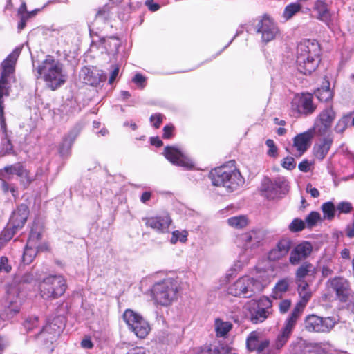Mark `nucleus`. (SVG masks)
Returning a JSON list of instances; mask_svg holds the SVG:
<instances>
[{
    "label": "nucleus",
    "instance_id": "obj_1",
    "mask_svg": "<svg viewBox=\"0 0 354 354\" xmlns=\"http://www.w3.org/2000/svg\"><path fill=\"white\" fill-rule=\"evenodd\" d=\"M320 47L316 41H301L297 47V68L304 75L310 74L319 63Z\"/></svg>",
    "mask_w": 354,
    "mask_h": 354
},
{
    "label": "nucleus",
    "instance_id": "obj_2",
    "mask_svg": "<svg viewBox=\"0 0 354 354\" xmlns=\"http://www.w3.org/2000/svg\"><path fill=\"white\" fill-rule=\"evenodd\" d=\"M37 72L52 90H55L61 86L66 80L62 64L52 57H48L42 62L38 67Z\"/></svg>",
    "mask_w": 354,
    "mask_h": 354
},
{
    "label": "nucleus",
    "instance_id": "obj_3",
    "mask_svg": "<svg viewBox=\"0 0 354 354\" xmlns=\"http://www.w3.org/2000/svg\"><path fill=\"white\" fill-rule=\"evenodd\" d=\"M209 178L214 186H222L228 192L237 190L245 183L239 170L230 169L225 166L212 170L209 174Z\"/></svg>",
    "mask_w": 354,
    "mask_h": 354
},
{
    "label": "nucleus",
    "instance_id": "obj_4",
    "mask_svg": "<svg viewBox=\"0 0 354 354\" xmlns=\"http://www.w3.org/2000/svg\"><path fill=\"white\" fill-rule=\"evenodd\" d=\"M178 290V284L175 279H165L152 286L151 297L157 304L168 306L177 299Z\"/></svg>",
    "mask_w": 354,
    "mask_h": 354
},
{
    "label": "nucleus",
    "instance_id": "obj_5",
    "mask_svg": "<svg viewBox=\"0 0 354 354\" xmlns=\"http://www.w3.org/2000/svg\"><path fill=\"white\" fill-rule=\"evenodd\" d=\"M328 293L334 292L336 299L346 304L347 308L354 314V292L351 290L350 283L341 277L330 279L326 283Z\"/></svg>",
    "mask_w": 354,
    "mask_h": 354
},
{
    "label": "nucleus",
    "instance_id": "obj_6",
    "mask_svg": "<svg viewBox=\"0 0 354 354\" xmlns=\"http://www.w3.org/2000/svg\"><path fill=\"white\" fill-rule=\"evenodd\" d=\"M264 288L262 282L253 277L244 276L238 279L228 288V293L239 297L250 298Z\"/></svg>",
    "mask_w": 354,
    "mask_h": 354
},
{
    "label": "nucleus",
    "instance_id": "obj_7",
    "mask_svg": "<svg viewBox=\"0 0 354 354\" xmlns=\"http://www.w3.org/2000/svg\"><path fill=\"white\" fill-rule=\"evenodd\" d=\"M20 50L15 49L8 57L1 64L2 72L0 78V119L3 127L5 125V118L3 115V100L4 96L9 95V87L8 83V77L14 72L15 65Z\"/></svg>",
    "mask_w": 354,
    "mask_h": 354
},
{
    "label": "nucleus",
    "instance_id": "obj_8",
    "mask_svg": "<svg viewBox=\"0 0 354 354\" xmlns=\"http://www.w3.org/2000/svg\"><path fill=\"white\" fill-rule=\"evenodd\" d=\"M66 279L62 275H49L39 284L41 295L44 299L57 298L66 290Z\"/></svg>",
    "mask_w": 354,
    "mask_h": 354
},
{
    "label": "nucleus",
    "instance_id": "obj_9",
    "mask_svg": "<svg viewBox=\"0 0 354 354\" xmlns=\"http://www.w3.org/2000/svg\"><path fill=\"white\" fill-rule=\"evenodd\" d=\"M123 319L129 328L138 338H145L151 330L148 322L132 310H126L123 314Z\"/></svg>",
    "mask_w": 354,
    "mask_h": 354
},
{
    "label": "nucleus",
    "instance_id": "obj_10",
    "mask_svg": "<svg viewBox=\"0 0 354 354\" xmlns=\"http://www.w3.org/2000/svg\"><path fill=\"white\" fill-rule=\"evenodd\" d=\"M21 305L19 290L11 287L7 291V297L4 301L3 308L0 310V317L3 320L12 319L19 313Z\"/></svg>",
    "mask_w": 354,
    "mask_h": 354
},
{
    "label": "nucleus",
    "instance_id": "obj_11",
    "mask_svg": "<svg viewBox=\"0 0 354 354\" xmlns=\"http://www.w3.org/2000/svg\"><path fill=\"white\" fill-rule=\"evenodd\" d=\"M305 328L309 332L328 333L337 324L335 317H321L315 315L306 317L305 319Z\"/></svg>",
    "mask_w": 354,
    "mask_h": 354
},
{
    "label": "nucleus",
    "instance_id": "obj_12",
    "mask_svg": "<svg viewBox=\"0 0 354 354\" xmlns=\"http://www.w3.org/2000/svg\"><path fill=\"white\" fill-rule=\"evenodd\" d=\"M313 95L308 93L295 95L291 102L290 109L293 113L309 115L316 110Z\"/></svg>",
    "mask_w": 354,
    "mask_h": 354
},
{
    "label": "nucleus",
    "instance_id": "obj_13",
    "mask_svg": "<svg viewBox=\"0 0 354 354\" xmlns=\"http://www.w3.org/2000/svg\"><path fill=\"white\" fill-rule=\"evenodd\" d=\"M257 32L261 35V41L268 43L279 34V29L273 19L264 15L256 25Z\"/></svg>",
    "mask_w": 354,
    "mask_h": 354
},
{
    "label": "nucleus",
    "instance_id": "obj_14",
    "mask_svg": "<svg viewBox=\"0 0 354 354\" xmlns=\"http://www.w3.org/2000/svg\"><path fill=\"white\" fill-rule=\"evenodd\" d=\"M336 117V113L332 106L322 110L317 116L313 129L319 136L326 134L330 129Z\"/></svg>",
    "mask_w": 354,
    "mask_h": 354
},
{
    "label": "nucleus",
    "instance_id": "obj_15",
    "mask_svg": "<svg viewBox=\"0 0 354 354\" xmlns=\"http://www.w3.org/2000/svg\"><path fill=\"white\" fill-rule=\"evenodd\" d=\"M272 302L268 298L260 299L259 303H252L250 307V318L253 324L264 322L272 313Z\"/></svg>",
    "mask_w": 354,
    "mask_h": 354
},
{
    "label": "nucleus",
    "instance_id": "obj_16",
    "mask_svg": "<svg viewBox=\"0 0 354 354\" xmlns=\"http://www.w3.org/2000/svg\"><path fill=\"white\" fill-rule=\"evenodd\" d=\"M264 232L261 230H252L242 233L237 239L238 244L245 251L259 248L264 239Z\"/></svg>",
    "mask_w": 354,
    "mask_h": 354
},
{
    "label": "nucleus",
    "instance_id": "obj_17",
    "mask_svg": "<svg viewBox=\"0 0 354 354\" xmlns=\"http://www.w3.org/2000/svg\"><path fill=\"white\" fill-rule=\"evenodd\" d=\"M286 186V180L283 178H277L273 180L265 178L262 183L261 191L267 198L273 199L278 197Z\"/></svg>",
    "mask_w": 354,
    "mask_h": 354
},
{
    "label": "nucleus",
    "instance_id": "obj_18",
    "mask_svg": "<svg viewBox=\"0 0 354 354\" xmlns=\"http://www.w3.org/2000/svg\"><path fill=\"white\" fill-rule=\"evenodd\" d=\"M164 154L165 158L174 165L186 168L193 167L192 161L180 150L174 147H166Z\"/></svg>",
    "mask_w": 354,
    "mask_h": 354
},
{
    "label": "nucleus",
    "instance_id": "obj_19",
    "mask_svg": "<svg viewBox=\"0 0 354 354\" xmlns=\"http://www.w3.org/2000/svg\"><path fill=\"white\" fill-rule=\"evenodd\" d=\"M80 78L86 84L96 86L106 80L105 74L100 70L84 67L80 71Z\"/></svg>",
    "mask_w": 354,
    "mask_h": 354
},
{
    "label": "nucleus",
    "instance_id": "obj_20",
    "mask_svg": "<svg viewBox=\"0 0 354 354\" xmlns=\"http://www.w3.org/2000/svg\"><path fill=\"white\" fill-rule=\"evenodd\" d=\"M312 251V244L308 241H303L291 251L289 261L292 265H297L301 261L309 257Z\"/></svg>",
    "mask_w": 354,
    "mask_h": 354
},
{
    "label": "nucleus",
    "instance_id": "obj_21",
    "mask_svg": "<svg viewBox=\"0 0 354 354\" xmlns=\"http://www.w3.org/2000/svg\"><path fill=\"white\" fill-rule=\"evenodd\" d=\"M144 220L147 227L161 233L167 232L171 223V219L168 214L145 218Z\"/></svg>",
    "mask_w": 354,
    "mask_h": 354
},
{
    "label": "nucleus",
    "instance_id": "obj_22",
    "mask_svg": "<svg viewBox=\"0 0 354 354\" xmlns=\"http://www.w3.org/2000/svg\"><path fill=\"white\" fill-rule=\"evenodd\" d=\"M316 133L313 129L296 136L293 140V147L302 155L310 146L314 134Z\"/></svg>",
    "mask_w": 354,
    "mask_h": 354
},
{
    "label": "nucleus",
    "instance_id": "obj_23",
    "mask_svg": "<svg viewBox=\"0 0 354 354\" xmlns=\"http://www.w3.org/2000/svg\"><path fill=\"white\" fill-rule=\"evenodd\" d=\"M261 333L257 331L251 332L246 339V347L250 351H257L260 353L269 346V341L262 340Z\"/></svg>",
    "mask_w": 354,
    "mask_h": 354
},
{
    "label": "nucleus",
    "instance_id": "obj_24",
    "mask_svg": "<svg viewBox=\"0 0 354 354\" xmlns=\"http://www.w3.org/2000/svg\"><path fill=\"white\" fill-rule=\"evenodd\" d=\"M292 241L289 239H282L276 245V247L268 253L270 261H277L285 257L290 250Z\"/></svg>",
    "mask_w": 354,
    "mask_h": 354
},
{
    "label": "nucleus",
    "instance_id": "obj_25",
    "mask_svg": "<svg viewBox=\"0 0 354 354\" xmlns=\"http://www.w3.org/2000/svg\"><path fill=\"white\" fill-rule=\"evenodd\" d=\"M28 216V208L26 205L21 204L17 210L14 212L10 223L15 230L21 228L27 221Z\"/></svg>",
    "mask_w": 354,
    "mask_h": 354
},
{
    "label": "nucleus",
    "instance_id": "obj_26",
    "mask_svg": "<svg viewBox=\"0 0 354 354\" xmlns=\"http://www.w3.org/2000/svg\"><path fill=\"white\" fill-rule=\"evenodd\" d=\"M314 9L317 13V19L324 22L330 28L331 15L328 5L322 0H317L315 2Z\"/></svg>",
    "mask_w": 354,
    "mask_h": 354
},
{
    "label": "nucleus",
    "instance_id": "obj_27",
    "mask_svg": "<svg viewBox=\"0 0 354 354\" xmlns=\"http://www.w3.org/2000/svg\"><path fill=\"white\" fill-rule=\"evenodd\" d=\"M80 131L81 127L80 126H76L64 138L63 143L59 148V153L62 156L68 155L73 142L78 136Z\"/></svg>",
    "mask_w": 354,
    "mask_h": 354
},
{
    "label": "nucleus",
    "instance_id": "obj_28",
    "mask_svg": "<svg viewBox=\"0 0 354 354\" xmlns=\"http://www.w3.org/2000/svg\"><path fill=\"white\" fill-rule=\"evenodd\" d=\"M332 142L333 140L331 138H326L323 139L320 143L317 144L314 147V153L316 158L319 160L324 159L328 153L331 147Z\"/></svg>",
    "mask_w": 354,
    "mask_h": 354
},
{
    "label": "nucleus",
    "instance_id": "obj_29",
    "mask_svg": "<svg viewBox=\"0 0 354 354\" xmlns=\"http://www.w3.org/2000/svg\"><path fill=\"white\" fill-rule=\"evenodd\" d=\"M232 324L230 322H225L220 318L214 321V330L218 337H225L232 328Z\"/></svg>",
    "mask_w": 354,
    "mask_h": 354
},
{
    "label": "nucleus",
    "instance_id": "obj_30",
    "mask_svg": "<svg viewBox=\"0 0 354 354\" xmlns=\"http://www.w3.org/2000/svg\"><path fill=\"white\" fill-rule=\"evenodd\" d=\"M23 167L24 165L20 162L6 166L2 169H0V179L6 178L8 180H11L12 175L19 176L20 174Z\"/></svg>",
    "mask_w": 354,
    "mask_h": 354
},
{
    "label": "nucleus",
    "instance_id": "obj_31",
    "mask_svg": "<svg viewBox=\"0 0 354 354\" xmlns=\"http://www.w3.org/2000/svg\"><path fill=\"white\" fill-rule=\"evenodd\" d=\"M301 313V310L294 308L290 315L286 319L282 330L291 334Z\"/></svg>",
    "mask_w": 354,
    "mask_h": 354
},
{
    "label": "nucleus",
    "instance_id": "obj_32",
    "mask_svg": "<svg viewBox=\"0 0 354 354\" xmlns=\"http://www.w3.org/2000/svg\"><path fill=\"white\" fill-rule=\"evenodd\" d=\"M289 280L288 279H283L279 280L272 289V295L274 299H281L284 293H286L289 288Z\"/></svg>",
    "mask_w": 354,
    "mask_h": 354
},
{
    "label": "nucleus",
    "instance_id": "obj_33",
    "mask_svg": "<svg viewBox=\"0 0 354 354\" xmlns=\"http://www.w3.org/2000/svg\"><path fill=\"white\" fill-rule=\"evenodd\" d=\"M329 82H326V85L317 88L315 91V94L321 102H327L333 97V93L330 89Z\"/></svg>",
    "mask_w": 354,
    "mask_h": 354
},
{
    "label": "nucleus",
    "instance_id": "obj_34",
    "mask_svg": "<svg viewBox=\"0 0 354 354\" xmlns=\"http://www.w3.org/2000/svg\"><path fill=\"white\" fill-rule=\"evenodd\" d=\"M227 223L232 227L242 229L248 225V221L245 216L241 215L228 218Z\"/></svg>",
    "mask_w": 354,
    "mask_h": 354
},
{
    "label": "nucleus",
    "instance_id": "obj_35",
    "mask_svg": "<svg viewBox=\"0 0 354 354\" xmlns=\"http://www.w3.org/2000/svg\"><path fill=\"white\" fill-rule=\"evenodd\" d=\"M37 247L31 246L26 244L22 257L23 262L25 264H30L35 258L37 254Z\"/></svg>",
    "mask_w": 354,
    "mask_h": 354
},
{
    "label": "nucleus",
    "instance_id": "obj_36",
    "mask_svg": "<svg viewBox=\"0 0 354 354\" xmlns=\"http://www.w3.org/2000/svg\"><path fill=\"white\" fill-rule=\"evenodd\" d=\"M298 292H299V295L300 297V300L297 302V304H296L295 308L303 311L306 304L310 299V297L312 296V293L310 290H299V291H298Z\"/></svg>",
    "mask_w": 354,
    "mask_h": 354
},
{
    "label": "nucleus",
    "instance_id": "obj_37",
    "mask_svg": "<svg viewBox=\"0 0 354 354\" xmlns=\"http://www.w3.org/2000/svg\"><path fill=\"white\" fill-rule=\"evenodd\" d=\"M18 176L20 178V183L24 189H26L35 180V177L24 167Z\"/></svg>",
    "mask_w": 354,
    "mask_h": 354
},
{
    "label": "nucleus",
    "instance_id": "obj_38",
    "mask_svg": "<svg viewBox=\"0 0 354 354\" xmlns=\"http://www.w3.org/2000/svg\"><path fill=\"white\" fill-rule=\"evenodd\" d=\"M301 6L298 3H292L286 6L283 11V17L286 19H290L296 13L300 11Z\"/></svg>",
    "mask_w": 354,
    "mask_h": 354
},
{
    "label": "nucleus",
    "instance_id": "obj_39",
    "mask_svg": "<svg viewBox=\"0 0 354 354\" xmlns=\"http://www.w3.org/2000/svg\"><path fill=\"white\" fill-rule=\"evenodd\" d=\"M57 320H53V322L50 324L45 326L43 329L40 331V335L42 337H45V335L46 333L52 334L51 330H53V337H50L51 342H53V339L61 331V327L58 326L57 330L55 328V326H56Z\"/></svg>",
    "mask_w": 354,
    "mask_h": 354
},
{
    "label": "nucleus",
    "instance_id": "obj_40",
    "mask_svg": "<svg viewBox=\"0 0 354 354\" xmlns=\"http://www.w3.org/2000/svg\"><path fill=\"white\" fill-rule=\"evenodd\" d=\"M313 266L310 263H304L299 266L296 272L297 280H303L307 275L312 272Z\"/></svg>",
    "mask_w": 354,
    "mask_h": 354
},
{
    "label": "nucleus",
    "instance_id": "obj_41",
    "mask_svg": "<svg viewBox=\"0 0 354 354\" xmlns=\"http://www.w3.org/2000/svg\"><path fill=\"white\" fill-rule=\"evenodd\" d=\"M322 209L324 218L332 220L334 218L335 208L332 202H326L322 204Z\"/></svg>",
    "mask_w": 354,
    "mask_h": 354
},
{
    "label": "nucleus",
    "instance_id": "obj_42",
    "mask_svg": "<svg viewBox=\"0 0 354 354\" xmlns=\"http://www.w3.org/2000/svg\"><path fill=\"white\" fill-rule=\"evenodd\" d=\"M349 122L350 117L348 115L342 117L335 126V131L337 133H342L347 128Z\"/></svg>",
    "mask_w": 354,
    "mask_h": 354
},
{
    "label": "nucleus",
    "instance_id": "obj_43",
    "mask_svg": "<svg viewBox=\"0 0 354 354\" xmlns=\"http://www.w3.org/2000/svg\"><path fill=\"white\" fill-rule=\"evenodd\" d=\"M41 238V233L32 228L26 244L38 248V244L39 243Z\"/></svg>",
    "mask_w": 354,
    "mask_h": 354
},
{
    "label": "nucleus",
    "instance_id": "obj_44",
    "mask_svg": "<svg viewBox=\"0 0 354 354\" xmlns=\"http://www.w3.org/2000/svg\"><path fill=\"white\" fill-rule=\"evenodd\" d=\"M231 350L227 345L219 344L214 346L212 348H208L207 351L209 354H227Z\"/></svg>",
    "mask_w": 354,
    "mask_h": 354
},
{
    "label": "nucleus",
    "instance_id": "obj_45",
    "mask_svg": "<svg viewBox=\"0 0 354 354\" xmlns=\"http://www.w3.org/2000/svg\"><path fill=\"white\" fill-rule=\"evenodd\" d=\"M24 326L28 332L34 330L38 326V317L36 316L27 317L24 322Z\"/></svg>",
    "mask_w": 354,
    "mask_h": 354
},
{
    "label": "nucleus",
    "instance_id": "obj_46",
    "mask_svg": "<svg viewBox=\"0 0 354 354\" xmlns=\"http://www.w3.org/2000/svg\"><path fill=\"white\" fill-rule=\"evenodd\" d=\"M290 333L286 332L284 330H281V333L278 335L276 342L275 347L277 349L281 348L288 340Z\"/></svg>",
    "mask_w": 354,
    "mask_h": 354
},
{
    "label": "nucleus",
    "instance_id": "obj_47",
    "mask_svg": "<svg viewBox=\"0 0 354 354\" xmlns=\"http://www.w3.org/2000/svg\"><path fill=\"white\" fill-rule=\"evenodd\" d=\"M321 220L320 214L317 212H310L306 218V222L308 227H312Z\"/></svg>",
    "mask_w": 354,
    "mask_h": 354
},
{
    "label": "nucleus",
    "instance_id": "obj_48",
    "mask_svg": "<svg viewBox=\"0 0 354 354\" xmlns=\"http://www.w3.org/2000/svg\"><path fill=\"white\" fill-rule=\"evenodd\" d=\"M288 227L292 232H299L304 229L305 223L299 218H295L289 225Z\"/></svg>",
    "mask_w": 354,
    "mask_h": 354
},
{
    "label": "nucleus",
    "instance_id": "obj_49",
    "mask_svg": "<svg viewBox=\"0 0 354 354\" xmlns=\"http://www.w3.org/2000/svg\"><path fill=\"white\" fill-rule=\"evenodd\" d=\"M266 146L269 148L267 154L270 157L276 158L278 156V149L272 139H268L266 142Z\"/></svg>",
    "mask_w": 354,
    "mask_h": 354
},
{
    "label": "nucleus",
    "instance_id": "obj_50",
    "mask_svg": "<svg viewBox=\"0 0 354 354\" xmlns=\"http://www.w3.org/2000/svg\"><path fill=\"white\" fill-rule=\"evenodd\" d=\"M178 241H180L182 243H185L187 241V232H180L178 230L174 231L170 241L171 243L174 244Z\"/></svg>",
    "mask_w": 354,
    "mask_h": 354
},
{
    "label": "nucleus",
    "instance_id": "obj_51",
    "mask_svg": "<svg viewBox=\"0 0 354 354\" xmlns=\"http://www.w3.org/2000/svg\"><path fill=\"white\" fill-rule=\"evenodd\" d=\"M281 166L288 170H292L296 167V162L292 157H286L283 159Z\"/></svg>",
    "mask_w": 354,
    "mask_h": 354
},
{
    "label": "nucleus",
    "instance_id": "obj_52",
    "mask_svg": "<svg viewBox=\"0 0 354 354\" xmlns=\"http://www.w3.org/2000/svg\"><path fill=\"white\" fill-rule=\"evenodd\" d=\"M352 209V205L348 202H341L337 205V210L339 213L348 214Z\"/></svg>",
    "mask_w": 354,
    "mask_h": 354
},
{
    "label": "nucleus",
    "instance_id": "obj_53",
    "mask_svg": "<svg viewBox=\"0 0 354 354\" xmlns=\"http://www.w3.org/2000/svg\"><path fill=\"white\" fill-rule=\"evenodd\" d=\"M162 118L163 116L160 113L152 115L150 117V121L153 123V125L156 129L160 127L161 123L162 122Z\"/></svg>",
    "mask_w": 354,
    "mask_h": 354
},
{
    "label": "nucleus",
    "instance_id": "obj_54",
    "mask_svg": "<svg viewBox=\"0 0 354 354\" xmlns=\"http://www.w3.org/2000/svg\"><path fill=\"white\" fill-rule=\"evenodd\" d=\"M11 270V266L8 264V258L6 257H1L0 259V272H4L6 273L9 272Z\"/></svg>",
    "mask_w": 354,
    "mask_h": 354
},
{
    "label": "nucleus",
    "instance_id": "obj_55",
    "mask_svg": "<svg viewBox=\"0 0 354 354\" xmlns=\"http://www.w3.org/2000/svg\"><path fill=\"white\" fill-rule=\"evenodd\" d=\"M146 81L145 77L140 73H137L133 78V82L137 84L141 88H143L145 86V83Z\"/></svg>",
    "mask_w": 354,
    "mask_h": 354
},
{
    "label": "nucleus",
    "instance_id": "obj_56",
    "mask_svg": "<svg viewBox=\"0 0 354 354\" xmlns=\"http://www.w3.org/2000/svg\"><path fill=\"white\" fill-rule=\"evenodd\" d=\"M291 306V301L289 299H284L280 301L279 304V310L281 313H286Z\"/></svg>",
    "mask_w": 354,
    "mask_h": 354
},
{
    "label": "nucleus",
    "instance_id": "obj_57",
    "mask_svg": "<svg viewBox=\"0 0 354 354\" xmlns=\"http://www.w3.org/2000/svg\"><path fill=\"white\" fill-rule=\"evenodd\" d=\"M127 354H150V352L145 347L138 346L131 349Z\"/></svg>",
    "mask_w": 354,
    "mask_h": 354
},
{
    "label": "nucleus",
    "instance_id": "obj_58",
    "mask_svg": "<svg viewBox=\"0 0 354 354\" xmlns=\"http://www.w3.org/2000/svg\"><path fill=\"white\" fill-rule=\"evenodd\" d=\"M174 130V126L172 125H166L163 128V138L169 139L172 136V132Z\"/></svg>",
    "mask_w": 354,
    "mask_h": 354
},
{
    "label": "nucleus",
    "instance_id": "obj_59",
    "mask_svg": "<svg viewBox=\"0 0 354 354\" xmlns=\"http://www.w3.org/2000/svg\"><path fill=\"white\" fill-rule=\"evenodd\" d=\"M306 192L309 193L313 198H317L319 196V190L315 187H313L310 183L306 186Z\"/></svg>",
    "mask_w": 354,
    "mask_h": 354
},
{
    "label": "nucleus",
    "instance_id": "obj_60",
    "mask_svg": "<svg viewBox=\"0 0 354 354\" xmlns=\"http://www.w3.org/2000/svg\"><path fill=\"white\" fill-rule=\"evenodd\" d=\"M145 4L152 12L157 11L160 8V6L158 3H154L153 0H147Z\"/></svg>",
    "mask_w": 354,
    "mask_h": 354
},
{
    "label": "nucleus",
    "instance_id": "obj_61",
    "mask_svg": "<svg viewBox=\"0 0 354 354\" xmlns=\"http://www.w3.org/2000/svg\"><path fill=\"white\" fill-rule=\"evenodd\" d=\"M35 279V277L31 273H26L21 277V281L25 283H30Z\"/></svg>",
    "mask_w": 354,
    "mask_h": 354
},
{
    "label": "nucleus",
    "instance_id": "obj_62",
    "mask_svg": "<svg viewBox=\"0 0 354 354\" xmlns=\"http://www.w3.org/2000/svg\"><path fill=\"white\" fill-rule=\"evenodd\" d=\"M118 73H119V66H113V71H111V75H110V77L109 80V84H111L115 81L117 76L118 75Z\"/></svg>",
    "mask_w": 354,
    "mask_h": 354
},
{
    "label": "nucleus",
    "instance_id": "obj_63",
    "mask_svg": "<svg viewBox=\"0 0 354 354\" xmlns=\"http://www.w3.org/2000/svg\"><path fill=\"white\" fill-rule=\"evenodd\" d=\"M298 168L303 172H308L310 170V163L306 160H303L299 164Z\"/></svg>",
    "mask_w": 354,
    "mask_h": 354
},
{
    "label": "nucleus",
    "instance_id": "obj_64",
    "mask_svg": "<svg viewBox=\"0 0 354 354\" xmlns=\"http://www.w3.org/2000/svg\"><path fill=\"white\" fill-rule=\"evenodd\" d=\"M345 231L346 236L351 239L354 237V221L346 226Z\"/></svg>",
    "mask_w": 354,
    "mask_h": 354
}]
</instances>
